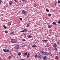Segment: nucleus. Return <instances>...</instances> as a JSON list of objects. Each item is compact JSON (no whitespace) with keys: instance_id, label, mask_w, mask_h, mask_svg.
<instances>
[{"instance_id":"nucleus-1","label":"nucleus","mask_w":60,"mask_h":60,"mask_svg":"<svg viewBox=\"0 0 60 60\" xmlns=\"http://www.w3.org/2000/svg\"><path fill=\"white\" fill-rule=\"evenodd\" d=\"M3 51L5 53H6V52H9V51H10L9 49H4L3 50Z\"/></svg>"},{"instance_id":"nucleus-2","label":"nucleus","mask_w":60,"mask_h":60,"mask_svg":"<svg viewBox=\"0 0 60 60\" xmlns=\"http://www.w3.org/2000/svg\"><path fill=\"white\" fill-rule=\"evenodd\" d=\"M19 45H17L15 46L14 48L16 49H19Z\"/></svg>"},{"instance_id":"nucleus-3","label":"nucleus","mask_w":60,"mask_h":60,"mask_svg":"<svg viewBox=\"0 0 60 60\" xmlns=\"http://www.w3.org/2000/svg\"><path fill=\"white\" fill-rule=\"evenodd\" d=\"M11 42L13 43H16V41L14 39H12L11 40Z\"/></svg>"},{"instance_id":"nucleus-4","label":"nucleus","mask_w":60,"mask_h":60,"mask_svg":"<svg viewBox=\"0 0 60 60\" xmlns=\"http://www.w3.org/2000/svg\"><path fill=\"white\" fill-rule=\"evenodd\" d=\"M22 12L24 14H25V15H26V11H25L24 10H22Z\"/></svg>"},{"instance_id":"nucleus-5","label":"nucleus","mask_w":60,"mask_h":60,"mask_svg":"<svg viewBox=\"0 0 60 60\" xmlns=\"http://www.w3.org/2000/svg\"><path fill=\"white\" fill-rule=\"evenodd\" d=\"M53 47L54 48H56L57 47V45L56 43H53Z\"/></svg>"},{"instance_id":"nucleus-6","label":"nucleus","mask_w":60,"mask_h":60,"mask_svg":"<svg viewBox=\"0 0 60 60\" xmlns=\"http://www.w3.org/2000/svg\"><path fill=\"white\" fill-rule=\"evenodd\" d=\"M30 24H31V23L30 22H29L28 23L26 26L27 27H29V26Z\"/></svg>"},{"instance_id":"nucleus-7","label":"nucleus","mask_w":60,"mask_h":60,"mask_svg":"<svg viewBox=\"0 0 60 60\" xmlns=\"http://www.w3.org/2000/svg\"><path fill=\"white\" fill-rule=\"evenodd\" d=\"M9 4L10 5H11L13 4V2L11 1H10L9 2Z\"/></svg>"},{"instance_id":"nucleus-8","label":"nucleus","mask_w":60,"mask_h":60,"mask_svg":"<svg viewBox=\"0 0 60 60\" xmlns=\"http://www.w3.org/2000/svg\"><path fill=\"white\" fill-rule=\"evenodd\" d=\"M44 52L42 51H41L40 52V54H41V55H44Z\"/></svg>"},{"instance_id":"nucleus-9","label":"nucleus","mask_w":60,"mask_h":60,"mask_svg":"<svg viewBox=\"0 0 60 60\" xmlns=\"http://www.w3.org/2000/svg\"><path fill=\"white\" fill-rule=\"evenodd\" d=\"M47 58V56H45L43 57V59L44 60H46Z\"/></svg>"},{"instance_id":"nucleus-10","label":"nucleus","mask_w":60,"mask_h":60,"mask_svg":"<svg viewBox=\"0 0 60 60\" xmlns=\"http://www.w3.org/2000/svg\"><path fill=\"white\" fill-rule=\"evenodd\" d=\"M32 37V36L31 35H29L28 36V38H31Z\"/></svg>"},{"instance_id":"nucleus-11","label":"nucleus","mask_w":60,"mask_h":60,"mask_svg":"<svg viewBox=\"0 0 60 60\" xmlns=\"http://www.w3.org/2000/svg\"><path fill=\"white\" fill-rule=\"evenodd\" d=\"M44 55H45V56H47V55H48V53L47 52H45L44 53Z\"/></svg>"},{"instance_id":"nucleus-12","label":"nucleus","mask_w":60,"mask_h":60,"mask_svg":"<svg viewBox=\"0 0 60 60\" xmlns=\"http://www.w3.org/2000/svg\"><path fill=\"white\" fill-rule=\"evenodd\" d=\"M36 47L37 46L35 45H34L32 46V48H36Z\"/></svg>"},{"instance_id":"nucleus-13","label":"nucleus","mask_w":60,"mask_h":60,"mask_svg":"<svg viewBox=\"0 0 60 60\" xmlns=\"http://www.w3.org/2000/svg\"><path fill=\"white\" fill-rule=\"evenodd\" d=\"M42 41H45V42H47V41H48V40H42Z\"/></svg>"},{"instance_id":"nucleus-14","label":"nucleus","mask_w":60,"mask_h":60,"mask_svg":"<svg viewBox=\"0 0 60 60\" xmlns=\"http://www.w3.org/2000/svg\"><path fill=\"white\" fill-rule=\"evenodd\" d=\"M48 27L50 28H51V27H52V25H49L48 26Z\"/></svg>"},{"instance_id":"nucleus-15","label":"nucleus","mask_w":60,"mask_h":60,"mask_svg":"<svg viewBox=\"0 0 60 60\" xmlns=\"http://www.w3.org/2000/svg\"><path fill=\"white\" fill-rule=\"evenodd\" d=\"M3 26L4 28L5 29H6V28H7V27L5 26V25H3Z\"/></svg>"},{"instance_id":"nucleus-16","label":"nucleus","mask_w":60,"mask_h":60,"mask_svg":"<svg viewBox=\"0 0 60 60\" xmlns=\"http://www.w3.org/2000/svg\"><path fill=\"white\" fill-rule=\"evenodd\" d=\"M27 52H26V53L24 54H23V56H26L27 55Z\"/></svg>"},{"instance_id":"nucleus-17","label":"nucleus","mask_w":60,"mask_h":60,"mask_svg":"<svg viewBox=\"0 0 60 60\" xmlns=\"http://www.w3.org/2000/svg\"><path fill=\"white\" fill-rule=\"evenodd\" d=\"M58 56H56V57H55V59H58Z\"/></svg>"},{"instance_id":"nucleus-18","label":"nucleus","mask_w":60,"mask_h":60,"mask_svg":"<svg viewBox=\"0 0 60 60\" xmlns=\"http://www.w3.org/2000/svg\"><path fill=\"white\" fill-rule=\"evenodd\" d=\"M8 25H11V22H8Z\"/></svg>"},{"instance_id":"nucleus-19","label":"nucleus","mask_w":60,"mask_h":60,"mask_svg":"<svg viewBox=\"0 0 60 60\" xmlns=\"http://www.w3.org/2000/svg\"><path fill=\"white\" fill-rule=\"evenodd\" d=\"M24 31L25 32H27V29H24Z\"/></svg>"},{"instance_id":"nucleus-20","label":"nucleus","mask_w":60,"mask_h":60,"mask_svg":"<svg viewBox=\"0 0 60 60\" xmlns=\"http://www.w3.org/2000/svg\"><path fill=\"white\" fill-rule=\"evenodd\" d=\"M35 57V58H36L37 57H38V55L37 54H36L34 56Z\"/></svg>"},{"instance_id":"nucleus-21","label":"nucleus","mask_w":60,"mask_h":60,"mask_svg":"<svg viewBox=\"0 0 60 60\" xmlns=\"http://www.w3.org/2000/svg\"><path fill=\"white\" fill-rule=\"evenodd\" d=\"M11 34H13V35H15V34H14V32H12L11 33Z\"/></svg>"},{"instance_id":"nucleus-22","label":"nucleus","mask_w":60,"mask_h":60,"mask_svg":"<svg viewBox=\"0 0 60 60\" xmlns=\"http://www.w3.org/2000/svg\"><path fill=\"white\" fill-rule=\"evenodd\" d=\"M52 24L53 25H56V23L55 22H54L52 23Z\"/></svg>"},{"instance_id":"nucleus-23","label":"nucleus","mask_w":60,"mask_h":60,"mask_svg":"<svg viewBox=\"0 0 60 60\" xmlns=\"http://www.w3.org/2000/svg\"><path fill=\"white\" fill-rule=\"evenodd\" d=\"M29 53H28L27 55V57H29Z\"/></svg>"},{"instance_id":"nucleus-24","label":"nucleus","mask_w":60,"mask_h":60,"mask_svg":"<svg viewBox=\"0 0 60 60\" xmlns=\"http://www.w3.org/2000/svg\"><path fill=\"white\" fill-rule=\"evenodd\" d=\"M41 56H40L38 57V59L40 58H41Z\"/></svg>"},{"instance_id":"nucleus-25","label":"nucleus","mask_w":60,"mask_h":60,"mask_svg":"<svg viewBox=\"0 0 60 60\" xmlns=\"http://www.w3.org/2000/svg\"><path fill=\"white\" fill-rule=\"evenodd\" d=\"M11 58V56H10L8 57V59H10Z\"/></svg>"},{"instance_id":"nucleus-26","label":"nucleus","mask_w":60,"mask_h":60,"mask_svg":"<svg viewBox=\"0 0 60 60\" xmlns=\"http://www.w3.org/2000/svg\"><path fill=\"white\" fill-rule=\"evenodd\" d=\"M48 16L49 17H50L51 16V14H49L48 15Z\"/></svg>"},{"instance_id":"nucleus-27","label":"nucleus","mask_w":60,"mask_h":60,"mask_svg":"<svg viewBox=\"0 0 60 60\" xmlns=\"http://www.w3.org/2000/svg\"><path fill=\"white\" fill-rule=\"evenodd\" d=\"M46 11L47 12H49V10L48 9H46Z\"/></svg>"},{"instance_id":"nucleus-28","label":"nucleus","mask_w":60,"mask_h":60,"mask_svg":"<svg viewBox=\"0 0 60 60\" xmlns=\"http://www.w3.org/2000/svg\"><path fill=\"white\" fill-rule=\"evenodd\" d=\"M19 19L20 20H21V21H22V18H19Z\"/></svg>"},{"instance_id":"nucleus-29","label":"nucleus","mask_w":60,"mask_h":60,"mask_svg":"<svg viewBox=\"0 0 60 60\" xmlns=\"http://www.w3.org/2000/svg\"><path fill=\"white\" fill-rule=\"evenodd\" d=\"M5 33H6V34H7V33H8V31H7V30H6L5 31Z\"/></svg>"},{"instance_id":"nucleus-30","label":"nucleus","mask_w":60,"mask_h":60,"mask_svg":"<svg viewBox=\"0 0 60 60\" xmlns=\"http://www.w3.org/2000/svg\"><path fill=\"white\" fill-rule=\"evenodd\" d=\"M21 53H19L18 54V55L19 56H20V55H21Z\"/></svg>"},{"instance_id":"nucleus-31","label":"nucleus","mask_w":60,"mask_h":60,"mask_svg":"<svg viewBox=\"0 0 60 60\" xmlns=\"http://www.w3.org/2000/svg\"><path fill=\"white\" fill-rule=\"evenodd\" d=\"M22 41H26V40H25V39H22Z\"/></svg>"},{"instance_id":"nucleus-32","label":"nucleus","mask_w":60,"mask_h":60,"mask_svg":"<svg viewBox=\"0 0 60 60\" xmlns=\"http://www.w3.org/2000/svg\"><path fill=\"white\" fill-rule=\"evenodd\" d=\"M24 32V30H22L20 31V32Z\"/></svg>"},{"instance_id":"nucleus-33","label":"nucleus","mask_w":60,"mask_h":60,"mask_svg":"<svg viewBox=\"0 0 60 60\" xmlns=\"http://www.w3.org/2000/svg\"><path fill=\"white\" fill-rule=\"evenodd\" d=\"M57 44H59V43H60V42L59 41H57Z\"/></svg>"},{"instance_id":"nucleus-34","label":"nucleus","mask_w":60,"mask_h":60,"mask_svg":"<svg viewBox=\"0 0 60 60\" xmlns=\"http://www.w3.org/2000/svg\"><path fill=\"white\" fill-rule=\"evenodd\" d=\"M58 4H60V0H59V1H58Z\"/></svg>"},{"instance_id":"nucleus-35","label":"nucleus","mask_w":60,"mask_h":60,"mask_svg":"<svg viewBox=\"0 0 60 60\" xmlns=\"http://www.w3.org/2000/svg\"><path fill=\"white\" fill-rule=\"evenodd\" d=\"M55 50H56V51H57V49L56 48H55Z\"/></svg>"},{"instance_id":"nucleus-36","label":"nucleus","mask_w":60,"mask_h":60,"mask_svg":"<svg viewBox=\"0 0 60 60\" xmlns=\"http://www.w3.org/2000/svg\"><path fill=\"white\" fill-rule=\"evenodd\" d=\"M23 35L24 36H26V34H24Z\"/></svg>"},{"instance_id":"nucleus-37","label":"nucleus","mask_w":60,"mask_h":60,"mask_svg":"<svg viewBox=\"0 0 60 60\" xmlns=\"http://www.w3.org/2000/svg\"><path fill=\"white\" fill-rule=\"evenodd\" d=\"M58 23L59 24H60V20H59V22H58Z\"/></svg>"},{"instance_id":"nucleus-38","label":"nucleus","mask_w":60,"mask_h":60,"mask_svg":"<svg viewBox=\"0 0 60 60\" xmlns=\"http://www.w3.org/2000/svg\"><path fill=\"white\" fill-rule=\"evenodd\" d=\"M2 1L0 0V4H1V3H2Z\"/></svg>"},{"instance_id":"nucleus-39","label":"nucleus","mask_w":60,"mask_h":60,"mask_svg":"<svg viewBox=\"0 0 60 60\" xmlns=\"http://www.w3.org/2000/svg\"><path fill=\"white\" fill-rule=\"evenodd\" d=\"M50 54H51V53H49V55H50Z\"/></svg>"},{"instance_id":"nucleus-40","label":"nucleus","mask_w":60,"mask_h":60,"mask_svg":"<svg viewBox=\"0 0 60 60\" xmlns=\"http://www.w3.org/2000/svg\"><path fill=\"white\" fill-rule=\"evenodd\" d=\"M14 1L15 2H16V3L17 2V1L16 0H14Z\"/></svg>"},{"instance_id":"nucleus-41","label":"nucleus","mask_w":60,"mask_h":60,"mask_svg":"<svg viewBox=\"0 0 60 60\" xmlns=\"http://www.w3.org/2000/svg\"><path fill=\"white\" fill-rule=\"evenodd\" d=\"M49 36H51V34H49Z\"/></svg>"},{"instance_id":"nucleus-42","label":"nucleus","mask_w":60,"mask_h":60,"mask_svg":"<svg viewBox=\"0 0 60 60\" xmlns=\"http://www.w3.org/2000/svg\"><path fill=\"white\" fill-rule=\"evenodd\" d=\"M22 1H23V2L24 1H26V0H22Z\"/></svg>"},{"instance_id":"nucleus-43","label":"nucleus","mask_w":60,"mask_h":60,"mask_svg":"<svg viewBox=\"0 0 60 60\" xmlns=\"http://www.w3.org/2000/svg\"><path fill=\"white\" fill-rule=\"evenodd\" d=\"M22 60H24V59H22Z\"/></svg>"},{"instance_id":"nucleus-44","label":"nucleus","mask_w":60,"mask_h":60,"mask_svg":"<svg viewBox=\"0 0 60 60\" xmlns=\"http://www.w3.org/2000/svg\"><path fill=\"white\" fill-rule=\"evenodd\" d=\"M52 54H51L50 55V56H52Z\"/></svg>"},{"instance_id":"nucleus-45","label":"nucleus","mask_w":60,"mask_h":60,"mask_svg":"<svg viewBox=\"0 0 60 60\" xmlns=\"http://www.w3.org/2000/svg\"><path fill=\"white\" fill-rule=\"evenodd\" d=\"M56 4H55V6H56Z\"/></svg>"},{"instance_id":"nucleus-46","label":"nucleus","mask_w":60,"mask_h":60,"mask_svg":"<svg viewBox=\"0 0 60 60\" xmlns=\"http://www.w3.org/2000/svg\"><path fill=\"white\" fill-rule=\"evenodd\" d=\"M48 45H47V46H48Z\"/></svg>"},{"instance_id":"nucleus-47","label":"nucleus","mask_w":60,"mask_h":60,"mask_svg":"<svg viewBox=\"0 0 60 60\" xmlns=\"http://www.w3.org/2000/svg\"><path fill=\"white\" fill-rule=\"evenodd\" d=\"M0 60H1V59L0 58Z\"/></svg>"},{"instance_id":"nucleus-48","label":"nucleus","mask_w":60,"mask_h":60,"mask_svg":"<svg viewBox=\"0 0 60 60\" xmlns=\"http://www.w3.org/2000/svg\"><path fill=\"white\" fill-rule=\"evenodd\" d=\"M48 39H49V38H48Z\"/></svg>"}]
</instances>
